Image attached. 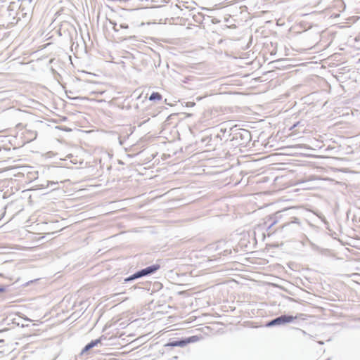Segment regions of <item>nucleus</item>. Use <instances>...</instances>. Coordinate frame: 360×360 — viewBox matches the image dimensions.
Instances as JSON below:
<instances>
[{"label": "nucleus", "instance_id": "1", "mask_svg": "<svg viewBox=\"0 0 360 360\" xmlns=\"http://www.w3.org/2000/svg\"><path fill=\"white\" fill-rule=\"evenodd\" d=\"M15 136L20 139L22 144H25L34 140L37 134L33 130L28 129L24 127H18Z\"/></svg>", "mask_w": 360, "mask_h": 360}, {"label": "nucleus", "instance_id": "2", "mask_svg": "<svg viewBox=\"0 0 360 360\" xmlns=\"http://www.w3.org/2000/svg\"><path fill=\"white\" fill-rule=\"evenodd\" d=\"M160 266L159 264H155V265L148 266V267L143 269L141 271H138L136 274H133L131 277L126 279V281L134 280L135 278H140V277H142V276L150 274H153L157 270H158L160 269Z\"/></svg>", "mask_w": 360, "mask_h": 360}, {"label": "nucleus", "instance_id": "3", "mask_svg": "<svg viewBox=\"0 0 360 360\" xmlns=\"http://www.w3.org/2000/svg\"><path fill=\"white\" fill-rule=\"evenodd\" d=\"M296 317L292 316H282L271 321L268 325L273 326L275 324H281L285 323H289L295 319Z\"/></svg>", "mask_w": 360, "mask_h": 360}, {"label": "nucleus", "instance_id": "4", "mask_svg": "<svg viewBox=\"0 0 360 360\" xmlns=\"http://www.w3.org/2000/svg\"><path fill=\"white\" fill-rule=\"evenodd\" d=\"M113 25V30L115 32L118 33L120 32V29H128L129 28V25L128 23L127 22H120L119 24H117V22H113L112 23Z\"/></svg>", "mask_w": 360, "mask_h": 360}, {"label": "nucleus", "instance_id": "5", "mask_svg": "<svg viewBox=\"0 0 360 360\" xmlns=\"http://www.w3.org/2000/svg\"><path fill=\"white\" fill-rule=\"evenodd\" d=\"M190 342H191V338H188L185 340L175 341V342H171L169 344V345L172 346V347H176V346L183 347V346L186 345L187 343H189Z\"/></svg>", "mask_w": 360, "mask_h": 360}, {"label": "nucleus", "instance_id": "6", "mask_svg": "<svg viewBox=\"0 0 360 360\" xmlns=\"http://www.w3.org/2000/svg\"><path fill=\"white\" fill-rule=\"evenodd\" d=\"M101 339H97V340L91 341L90 343H89L88 345H86L85 346L83 351L86 352V351L89 350L92 347H94L96 346L97 345H98L99 343H101Z\"/></svg>", "mask_w": 360, "mask_h": 360}, {"label": "nucleus", "instance_id": "7", "mask_svg": "<svg viewBox=\"0 0 360 360\" xmlns=\"http://www.w3.org/2000/svg\"><path fill=\"white\" fill-rule=\"evenodd\" d=\"M162 95L158 92H153L149 97L150 101H160L162 99Z\"/></svg>", "mask_w": 360, "mask_h": 360}, {"label": "nucleus", "instance_id": "8", "mask_svg": "<svg viewBox=\"0 0 360 360\" xmlns=\"http://www.w3.org/2000/svg\"><path fill=\"white\" fill-rule=\"evenodd\" d=\"M131 38H132V36H131L128 34H125L124 35L117 34V39L119 41H124V40L129 39Z\"/></svg>", "mask_w": 360, "mask_h": 360}, {"label": "nucleus", "instance_id": "9", "mask_svg": "<svg viewBox=\"0 0 360 360\" xmlns=\"http://www.w3.org/2000/svg\"><path fill=\"white\" fill-rule=\"evenodd\" d=\"M5 291V288H0V292H3Z\"/></svg>", "mask_w": 360, "mask_h": 360}]
</instances>
